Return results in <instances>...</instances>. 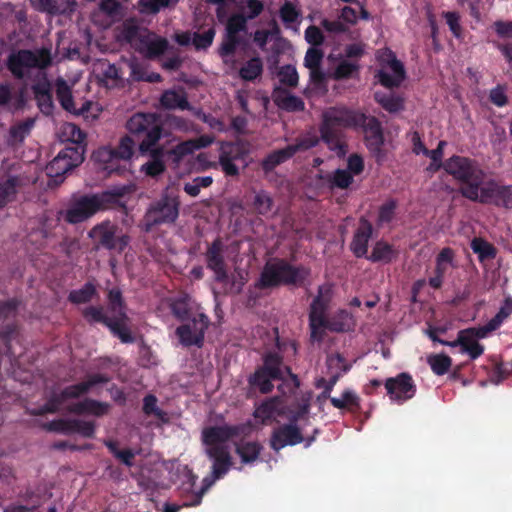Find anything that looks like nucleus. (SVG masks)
Masks as SVG:
<instances>
[{
  "instance_id": "5701e85b",
  "label": "nucleus",
  "mask_w": 512,
  "mask_h": 512,
  "mask_svg": "<svg viewBox=\"0 0 512 512\" xmlns=\"http://www.w3.org/2000/svg\"><path fill=\"white\" fill-rule=\"evenodd\" d=\"M325 308L324 299L322 298V333L325 330L343 333L352 328V316L347 310H339L337 313L328 316L325 314Z\"/></svg>"
},
{
  "instance_id": "f3484780",
  "label": "nucleus",
  "mask_w": 512,
  "mask_h": 512,
  "mask_svg": "<svg viewBox=\"0 0 512 512\" xmlns=\"http://www.w3.org/2000/svg\"><path fill=\"white\" fill-rule=\"evenodd\" d=\"M82 154L77 148H66L46 166L47 176L61 182L62 176L82 162Z\"/></svg>"
},
{
  "instance_id": "774afa93",
  "label": "nucleus",
  "mask_w": 512,
  "mask_h": 512,
  "mask_svg": "<svg viewBox=\"0 0 512 512\" xmlns=\"http://www.w3.org/2000/svg\"><path fill=\"white\" fill-rule=\"evenodd\" d=\"M353 182L352 174L347 170L338 169L333 176L332 184L338 188L346 189Z\"/></svg>"
},
{
  "instance_id": "79ce46f5",
  "label": "nucleus",
  "mask_w": 512,
  "mask_h": 512,
  "mask_svg": "<svg viewBox=\"0 0 512 512\" xmlns=\"http://www.w3.org/2000/svg\"><path fill=\"white\" fill-rule=\"evenodd\" d=\"M161 105L166 109L188 108L189 104L183 91L168 90L161 97Z\"/></svg>"
},
{
  "instance_id": "bb28decb",
  "label": "nucleus",
  "mask_w": 512,
  "mask_h": 512,
  "mask_svg": "<svg viewBox=\"0 0 512 512\" xmlns=\"http://www.w3.org/2000/svg\"><path fill=\"white\" fill-rule=\"evenodd\" d=\"M466 329L460 330L457 339L449 343L450 347L460 346L461 352L466 353L472 360L477 359L484 353V346L474 337L467 333Z\"/></svg>"
},
{
  "instance_id": "393cba45",
  "label": "nucleus",
  "mask_w": 512,
  "mask_h": 512,
  "mask_svg": "<svg viewBox=\"0 0 512 512\" xmlns=\"http://www.w3.org/2000/svg\"><path fill=\"white\" fill-rule=\"evenodd\" d=\"M34 9L51 15H68L75 11L76 0H30Z\"/></svg>"
},
{
  "instance_id": "2f4dec72",
  "label": "nucleus",
  "mask_w": 512,
  "mask_h": 512,
  "mask_svg": "<svg viewBox=\"0 0 512 512\" xmlns=\"http://www.w3.org/2000/svg\"><path fill=\"white\" fill-rule=\"evenodd\" d=\"M283 413L284 411L280 408V399L275 397L258 406L254 411V417L262 424H266Z\"/></svg>"
},
{
  "instance_id": "338daca9",
  "label": "nucleus",
  "mask_w": 512,
  "mask_h": 512,
  "mask_svg": "<svg viewBox=\"0 0 512 512\" xmlns=\"http://www.w3.org/2000/svg\"><path fill=\"white\" fill-rule=\"evenodd\" d=\"M444 18L446 19L447 25L450 31L456 38H460L462 34V28L460 25V16L456 12H444Z\"/></svg>"
},
{
  "instance_id": "20e7f679",
  "label": "nucleus",
  "mask_w": 512,
  "mask_h": 512,
  "mask_svg": "<svg viewBox=\"0 0 512 512\" xmlns=\"http://www.w3.org/2000/svg\"><path fill=\"white\" fill-rule=\"evenodd\" d=\"M442 167L447 174L463 184L459 192L464 198L470 201L478 199V193L485 184L486 172L477 160L453 155L444 161Z\"/></svg>"
},
{
  "instance_id": "680f3d73",
  "label": "nucleus",
  "mask_w": 512,
  "mask_h": 512,
  "mask_svg": "<svg viewBox=\"0 0 512 512\" xmlns=\"http://www.w3.org/2000/svg\"><path fill=\"white\" fill-rule=\"evenodd\" d=\"M98 69L103 77V80L108 84L110 81L112 84L116 82L119 78V70L114 64H110L109 62L102 61L98 65Z\"/></svg>"
},
{
  "instance_id": "4be33fe9",
  "label": "nucleus",
  "mask_w": 512,
  "mask_h": 512,
  "mask_svg": "<svg viewBox=\"0 0 512 512\" xmlns=\"http://www.w3.org/2000/svg\"><path fill=\"white\" fill-rule=\"evenodd\" d=\"M303 437L299 429L292 423L282 425L273 431L271 447L279 451L286 446H293L302 442Z\"/></svg>"
},
{
  "instance_id": "6e6d98bb",
  "label": "nucleus",
  "mask_w": 512,
  "mask_h": 512,
  "mask_svg": "<svg viewBox=\"0 0 512 512\" xmlns=\"http://www.w3.org/2000/svg\"><path fill=\"white\" fill-rule=\"evenodd\" d=\"M280 17L287 27L294 28L299 18V11L291 3H285L280 9Z\"/></svg>"
},
{
  "instance_id": "c03bdc74",
  "label": "nucleus",
  "mask_w": 512,
  "mask_h": 512,
  "mask_svg": "<svg viewBox=\"0 0 512 512\" xmlns=\"http://www.w3.org/2000/svg\"><path fill=\"white\" fill-rule=\"evenodd\" d=\"M33 89L41 111L45 114H50L53 109V102L49 93V85L47 83H39Z\"/></svg>"
},
{
  "instance_id": "a18cd8bd",
  "label": "nucleus",
  "mask_w": 512,
  "mask_h": 512,
  "mask_svg": "<svg viewBox=\"0 0 512 512\" xmlns=\"http://www.w3.org/2000/svg\"><path fill=\"white\" fill-rule=\"evenodd\" d=\"M276 104L287 111H300L304 108L303 101L286 91H280L275 96Z\"/></svg>"
},
{
  "instance_id": "2eb2a0df",
  "label": "nucleus",
  "mask_w": 512,
  "mask_h": 512,
  "mask_svg": "<svg viewBox=\"0 0 512 512\" xmlns=\"http://www.w3.org/2000/svg\"><path fill=\"white\" fill-rule=\"evenodd\" d=\"M475 202L512 209V185H502L491 179L485 182Z\"/></svg>"
},
{
  "instance_id": "f704fd0d",
  "label": "nucleus",
  "mask_w": 512,
  "mask_h": 512,
  "mask_svg": "<svg viewBox=\"0 0 512 512\" xmlns=\"http://www.w3.org/2000/svg\"><path fill=\"white\" fill-rule=\"evenodd\" d=\"M375 101L387 112L397 113L404 109V98L394 93L376 92Z\"/></svg>"
},
{
  "instance_id": "b1692460",
  "label": "nucleus",
  "mask_w": 512,
  "mask_h": 512,
  "mask_svg": "<svg viewBox=\"0 0 512 512\" xmlns=\"http://www.w3.org/2000/svg\"><path fill=\"white\" fill-rule=\"evenodd\" d=\"M206 257L208 268L214 272L215 279L219 282L227 283L229 277L225 269L224 255L220 241L217 240L212 243L207 251Z\"/></svg>"
},
{
  "instance_id": "09e8293b",
  "label": "nucleus",
  "mask_w": 512,
  "mask_h": 512,
  "mask_svg": "<svg viewBox=\"0 0 512 512\" xmlns=\"http://www.w3.org/2000/svg\"><path fill=\"white\" fill-rule=\"evenodd\" d=\"M263 65L260 58H252L247 61L239 71L240 77L246 81H252L261 75Z\"/></svg>"
},
{
  "instance_id": "72a5a7b5",
  "label": "nucleus",
  "mask_w": 512,
  "mask_h": 512,
  "mask_svg": "<svg viewBox=\"0 0 512 512\" xmlns=\"http://www.w3.org/2000/svg\"><path fill=\"white\" fill-rule=\"evenodd\" d=\"M261 450L262 446L254 441L240 442L235 446V452L242 464L254 463L259 458Z\"/></svg>"
},
{
  "instance_id": "a19ab883",
  "label": "nucleus",
  "mask_w": 512,
  "mask_h": 512,
  "mask_svg": "<svg viewBox=\"0 0 512 512\" xmlns=\"http://www.w3.org/2000/svg\"><path fill=\"white\" fill-rule=\"evenodd\" d=\"M74 413H90L95 416H102L108 412L109 406L106 403L97 402L95 400L86 399L69 408Z\"/></svg>"
},
{
  "instance_id": "aec40b11",
  "label": "nucleus",
  "mask_w": 512,
  "mask_h": 512,
  "mask_svg": "<svg viewBox=\"0 0 512 512\" xmlns=\"http://www.w3.org/2000/svg\"><path fill=\"white\" fill-rule=\"evenodd\" d=\"M54 90L61 106L69 112L89 117L90 110L95 109L98 111L97 105L92 102H85L81 107L77 108L73 100L71 86L63 78H58L55 81Z\"/></svg>"
},
{
  "instance_id": "3c124183",
  "label": "nucleus",
  "mask_w": 512,
  "mask_h": 512,
  "mask_svg": "<svg viewBox=\"0 0 512 512\" xmlns=\"http://www.w3.org/2000/svg\"><path fill=\"white\" fill-rule=\"evenodd\" d=\"M319 301L320 297L317 296L312 304L310 311V329H311V339L313 341L320 340V312H319Z\"/></svg>"
},
{
  "instance_id": "13d9d810",
  "label": "nucleus",
  "mask_w": 512,
  "mask_h": 512,
  "mask_svg": "<svg viewBox=\"0 0 512 512\" xmlns=\"http://www.w3.org/2000/svg\"><path fill=\"white\" fill-rule=\"evenodd\" d=\"M215 34L214 28H209L203 33L194 32L193 46L198 50L208 48L212 44Z\"/></svg>"
},
{
  "instance_id": "ddd939ff",
  "label": "nucleus",
  "mask_w": 512,
  "mask_h": 512,
  "mask_svg": "<svg viewBox=\"0 0 512 512\" xmlns=\"http://www.w3.org/2000/svg\"><path fill=\"white\" fill-rule=\"evenodd\" d=\"M179 204L174 196H164L153 203L145 214L146 230L153 225L174 222L179 214Z\"/></svg>"
},
{
  "instance_id": "f03ea898",
  "label": "nucleus",
  "mask_w": 512,
  "mask_h": 512,
  "mask_svg": "<svg viewBox=\"0 0 512 512\" xmlns=\"http://www.w3.org/2000/svg\"><path fill=\"white\" fill-rule=\"evenodd\" d=\"M238 426H211L202 430L204 452L211 462L210 475L203 479L202 493L211 487L216 480L224 477L233 465V457L227 442L238 435Z\"/></svg>"
},
{
  "instance_id": "473e14b6",
  "label": "nucleus",
  "mask_w": 512,
  "mask_h": 512,
  "mask_svg": "<svg viewBox=\"0 0 512 512\" xmlns=\"http://www.w3.org/2000/svg\"><path fill=\"white\" fill-rule=\"evenodd\" d=\"M109 307L105 317V325L112 321L127 320L124 306L122 303L121 293L118 290H111L108 295Z\"/></svg>"
},
{
  "instance_id": "1a4fd4ad",
  "label": "nucleus",
  "mask_w": 512,
  "mask_h": 512,
  "mask_svg": "<svg viewBox=\"0 0 512 512\" xmlns=\"http://www.w3.org/2000/svg\"><path fill=\"white\" fill-rule=\"evenodd\" d=\"M127 129L135 135H144L139 144V151L142 155L156 146L162 135V128L158 117L155 114L137 113L127 122Z\"/></svg>"
},
{
  "instance_id": "4c0bfd02",
  "label": "nucleus",
  "mask_w": 512,
  "mask_h": 512,
  "mask_svg": "<svg viewBox=\"0 0 512 512\" xmlns=\"http://www.w3.org/2000/svg\"><path fill=\"white\" fill-rule=\"evenodd\" d=\"M162 148H158L156 146L152 147V150L148 151L146 154H150L151 160L144 163L141 167V171L144 172L148 176L155 177L164 172L165 165L162 160Z\"/></svg>"
},
{
  "instance_id": "a211bd4d",
  "label": "nucleus",
  "mask_w": 512,
  "mask_h": 512,
  "mask_svg": "<svg viewBox=\"0 0 512 512\" xmlns=\"http://www.w3.org/2000/svg\"><path fill=\"white\" fill-rule=\"evenodd\" d=\"M208 327V318L203 313H197L188 321L177 328L176 334L180 342L185 346L202 344L204 332Z\"/></svg>"
},
{
  "instance_id": "e433bc0d",
  "label": "nucleus",
  "mask_w": 512,
  "mask_h": 512,
  "mask_svg": "<svg viewBox=\"0 0 512 512\" xmlns=\"http://www.w3.org/2000/svg\"><path fill=\"white\" fill-rule=\"evenodd\" d=\"M397 255L393 246L385 241H377L369 256L366 258L371 262H384L390 263Z\"/></svg>"
},
{
  "instance_id": "dca6fc26",
  "label": "nucleus",
  "mask_w": 512,
  "mask_h": 512,
  "mask_svg": "<svg viewBox=\"0 0 512 512\" xmlns=\"http://www.w3.org/2000/svg\"><path fill=\"white\" fill-rule=\"evenodd\" d=\"M384 386L390 400L399 404L412 399L417 391L412 376L407 372H402L395 377L387 378L384 382Z\"/></svg>"
},
{
  "instance_id": "8fccbe9b",
  "label": "nucleus",
  "mask_w": 512,
  "mask_h": 512,
  "mask_svg": "<svg viewBox=\"0 0 512 512\" xmlns=\"http://www.w3.org/2000/svg\"><path fill=\"white\" fill-rule=\"evenodd\" d=\"M67 432L78 433L84 437H93L95 432V425L90 421L73 420L67 423Z\"/></svg>"
},
{
  "instance_id": "37998d69",
  "label": "nucleus",
  "mask_w": 512,
  "mask_h": 512,
  "mask_svg": "<svg viewBox=\"0 0 512 512\" xmlns=\"http://www.w3.org/2000/svg\"><path fill=\"white\" fill-rule=\"evenodd\" d=\"M58 135L62 142H71L75 144L82 143L85 139V134L73 123L62 124L59 128Z\"/></svg>"
},
{
  "instance_id": "9b49d317",
  "label": "nucleus",
  "mask_w": 512,
  "mask_h": 512,
  "mask_svg": "<svg viewBox=\"0 0 512 512\" xmlns=\"http://www.w3.org/2000/svg\"><path fill=\"white\" fill-rule=\"evenodd\" d=\"M249 149L246 143L237 142H221L219 146L218 163L226 176H238L240 167L238 163H242V168L247 166L246 157Z\"/></svg>"
},
{
  "instance_id": "6ab92c4d",
  "label": "nucleus",
  "mask_w": 512,
  "mask_h": 512,
  "mask_svg": "<svg viewBox=\"0 0 512 512\" xmlns=\"http://www.w3.org/2000/svg\"><path fill=\"white\" fill-rule=\"evenodd\" d=\"M329 379L322 377V400L327 399L337 381L351 369V364L346 363L345 358L339 354H331L326 359Z\"/></svg>"
},
{
  "instance_id": "0eeeda50",
  "label": "nucleus",
  "mask_w": 512,
  "mask_h": 512,
  "mask_svg": "<svg viewBox=\"0 0 512 512\" xmlns=\"http://www.w3.org/2000/svg\"><path fill=\"white\" fill-rule=\"evenodd\" d=\"M52 64L50 48L34 50H19L9 57V69L18 78L30 79L35 74H44L43 71Z\"/></svg>"
},
{
  "instance_id": "5fc2aeb1",
  "label": "nucleus",
  "mask_w": 512,
  "mask_h": 512,
  "mask_svg": "<svg viewBox=\"0 0 512 512\" xmlns=\"http://www.w3.org/2000/svg\"><path fill=\"white\" fill-rule=\"evenodd\" d=\"M279 81L287 86L295 87L298 84V73L294 66L285 65L279 69L278 72Z\"/></svg>"
},
{
  "instance_id": "e2e57ef3",
  "label": "nucleus",
  "mask_w": 512,
  "mask_h": 512,
  "mask_svg": "<svg viewBox=\"0 0 512 512\" xmlns=\"http://www.w3.org/2000/svg\"><path fill=\"white\" fill-rule=\"evenodd\" d=\"M395 209L396 202L393 200L381 205L378 212V224L389 223L394 217Z\"/></svg>"
},
{
  "instance_id": "0e129e2a",
  "label": "nucleus",
  "mask_w": 512,
  "mask_h": 512,
  "mask_svg": "<svg viewBox=\"0 0 512 512\" xmlns=\"http://www.w3.org/2000/svg\"><path fill=\"white\" fill-rule=\"evenodd\" d=\"M263 3L260 0H246L245 6L242 8L244 17L254 19L263 11Z\"/></svg>"
},
{
  "instance_id": "49530a36",
  "label": "nucleus",
  "mask_w": 512,
  "mask_h": 512,
  "mask_svg": "<svg viewBox=\"0 0 512 512\" xmlns=\"http://www.w3.org/2000/svg\"><path fill=\"white\" fill-rule=\"evenodd\" d=\"M471 249L478 255L480 261L494 259L496 257L495 247L482 238H474L471 242Z\"/></svg>"
},
{
  "instance_id": "412c9836",
  "label": "nucleus",
  "mask_w": 512,
  "mask_h": 512,
  "mask_svg": "<svg viewBox=\"0 0 512 512\" xmlns=\"http://www.w3.org/2000/svg\"><path fill=\"white\" fill-rule=\"evenodd\" d=\"M374 228L372 223L364 216L360 217L358 226L354 231L350 250L357 258L366 257L368 252V244L372 238Z\"/></svg>"
},
{
  "instance_id": "6e6552de",
  "label": "nucleus",
  "mask_w": 512,
  "mask_h": 512,
  "mask_svg": "<svg viewBox=\"0 0 512 512\" xmlns=\"http://www.w3.org/2000/svg\"><path fill=\"white\" fill-rule=\"evenodd\" d=\"M247 39V19L243 14L235 13L226 21L225 37L219 47V55L229 68L235 67L234 53Z\"/></svg>"
},
{
  "instance_id": "c9c22d12",
  "label": "nucleus",
  "mask_w": 512,
  "mask_h": 512,
  "mask_svg": "<svg viewBox=\"0 0 512 512\" xmlns=\"http://www.w3.org/2000/svg\"><path fill=\"white\" fill-rule=\"evenodd\" d=\"M294 155L295 149L290 147V145L283 149L273 151L269 155H267V157L262 161V168L265 172H270L275 167L286 162Z\"/></svg>"
},
{
  "instance_id": "ea45409f",
  "label": "nucleus",
  "mask_w": 512,
  "mask_h": 512,
  "mask_svg": "<svg viewBox=\"0 0 512 512\" xmlns=\"http://www.w3.org/2000/svg\"><path fill=\"white\" fill-rule=\"evenodd\" d=\"M304 66L309 70L310 79L315 85L320 82V49L311 47L304 58Z\"/></svg>"
},
{
  "instance_id": "9d476101",
  "label": "nucleus",
  "mask_w": 512,
  "mask_h": 512,
  "mask_svg": "<svg viewBox=\"0 0 512 512\" xmlns=\"http://www.w3.org/2000/svg\"><path fill=\"white\" fill-rule=\"evenodd\" d=\"M305 275L304 269L295 268L283 260H272L266 263L257 286L269 288L282 284H295Z\"/></svg>"
},
{
  "instance_id": "39448f33",
  "label": "nucleus",
  "mask_w": 512,
  "mask_h": 512,
  "mask_svg": "<svg viewBox=\"0 0 512 512\" xmlns=\"http://www.w3.org/2000/svg\"><path fill=\"white\" fill-rule=\"evenodd\" d=\"M117 40L129 44L148 58L159 56L168 47V41L139 25L134 19H128L118 28Z\"/></svg>"
},
{
  "instance_id": "69168bd1",
  "label": "nucleus",
  "mask_w": 512,
  "mask_h": 512,
  "mask_svg": "<svg viewBox=\"0 0 512 512\" xmlns=\"http://www.w3.org/2000/svg\"><path fill=\"white\" fill-rule=\"evenodd\" d=\"M318 144V137L315 134L308 133L298 139L297 143L290 145L295 149V154L299 151H306Z\"/></svg>"
},
{
  "instance_id": "a878e982",
  "label": "nucleus",
  "mask_w": 512,
  "mask_h": 512,
  "mask_svg": "<svg viewBox=\"0 0 512 512\" xmlns=\"http://www.w3.org/2000/svg\"><path fill=\"white\" fill-rule=\"evenodd\" d=\"M388 66L393 74H390L383 69L379 70L377 73L379 83L386 88H395L400 86L406 76L404 65L393 55L388 61Z\"/></svg>"
},
{
  "instance_id": "c756f323",
  "label": "nucleus",
  "mask_w": 512,
  "mask_h": 512,
  "mask_svg": "<svg viewBox=\"0 0 512 512\" xmlns=\"http://www.w3.org/2000/svg\"><path fill=\"white\" fill-rule=\"evenodd\" d=\"M120 15V4L116 0H101L98 9L91 15L92 20L102 26H108Z\"/></svg>"
},
{
  "instance_id": "de8ad7c7",
  "label": "nucleus",
  "mask_w": 512,
  "mask_h": 512,
  "mask_svg": "<svg viewBox=\"0 0 512 512\" xmlns=\"http://www.w3.org/2000/svg\"><path fill=\"white\" fill-rule=\"evenodd\" d=\"M427 361L433 373L438 376L446 374L452 365L451 357L443 353L430 355Z\"/></svg>"
},
{
  "instance_id": "4d7b16f0",
  "label": "nucleus",
  "mask_w": 512,
  "mask_h": 512,
  "mask_svg": "<svg viewBox=\"0 0 512 512\" xmlns=\"http://www.w3.org/2000/svg\"><path fill=\"white\" fill-rule=\"evenodd\" d=\"M16 178H9L0 183V207L11 201L16 193Z\"/></svg>"
},
{
  "instance_id": "cd10ccee",
  "label": "nucleus",
  "mask_w": 512,
  "mask_h": 512,
  "mask_svg": "<svg viewBox=\"0 0 512 512\" xmlns=\"http://www.w3.org/2000/svg\"><path fill=\"white\" fill-rule=\"evenodd\" d=\"M106 381L107 379L102 376H91L85 382L65 388L59 395L55 396L54 400L57 403V405H63L68 399L77 398L82 394L86 393L93 385Z\"/></svg>"
},
{
  "instance_id": "bf43d9fd",
  "label": "nucleus",
  "mask_w": 512,
  "mask_h": 512,
  "mask_svg": "<svg viewBox=\"0 0 512 512\" xmlns=\"http://www.w3.org/2000/svg\"><path fill=\"white\" fill-rule=\"evenodd\" d=\"M94 293L95 288L90 284H86L83 288L72 291L69 295V299L76 304L86 303L92 299Z\"/></svg>"
},
{
  "instance_id": "c85d7f7f",
  "label": "nucleus",
  "mask_w": 512,
  "mask_h": 512,
  "mask_svg": "<svg viewBox=\"0 0 512 512\" xmlns=\"http://www.w3.org/2000/svg\"><path fill=\"white\" fill-rule=\"evenodd\" d=\"M509 307H501L497 314L485 325L467 328V333L476 339L486 338L491 332L498 329L503 321L511 314Z\"/></svg>"
},
{
  "instance_id": "4468645a",
  "label": "nucleus",
  "mask_w": 512,
  "mask_h": 512,
  "mask_svg": "<svg viewBox=\"0 0 512 512\" xmlns=\"http://www.w3.org/2000/svg\"><path fill=\"white\" fill-rule=\"evenodd\" d=\"M134 141L129 137H123L116 149L110 147H103L98 149L93 157L95 161L104 165L103 169L109 173L116 170V163L118 160H129L134 152Z\"/></svg>"
},
{
  "instance_id": "7c9ffc66",
  "label": "nucleus",
  "mask_w": 512,
  "mask_h": 512,
  "mask_svg": "<svg viewBox=\"0 0 512 512\" xmlns=\"http://www.w3.org/2000/svg\"><path fill=\"white\" fill-rule=\"evenodd\" d=\"M215 138L210 135H202L195 139H190L179 143L174 149L173 154L178 158H183L189 154H192L196 150L205 148L214 142Z\"/></svg>"
},
{
  "instance_id": "423d86ee",
  "label": "nucleus",
  "mask_w": 512,
  "mask_h": 512,
  "mask_svg": "<svg viewBox=\"0 0 512 512\" xmlns=\"http://www.w3.org/2000/svg\"><path fill=\"white\" fill-rule=\"evenodd\" d=\"M271 379H281L283 383L278 389L282 393L291 392L298 387V380L290 371V368L282 365L281 358L277 354H268L264 360V367L250 378V383L257 386L261 393L272 391Z\"/></svg>"
},
{
  "instance_id": "f257e3e1",
  "label": "nucleus",
  "mask_w": 512,
  "mask_h": 512,
  "mask_svg": "<svg viewBox=\"0 0 512 512\" xmlns=\"http://www.w3.org/2000/svg\"><path fill=\"white\" fill-rule=\"evenodd\" d=\"M344 129L361 130L367 148L376 156L382 153L384 134L376 117L346 107H330L322 111V142L339 158L347 153V144L341 135Z\"/></svg>"
},
{
  "instance_id": "f8f14e48",
  "label": "nucleus",
  "mask_w": 512,
  "mask_h": 512,
  "mask_svg": "<svg viewBox=\"0 0 512 512\" xmlns=\"http://www.w3.org/2000/svg\"><path fill=\"white\" fill-rule=\"evenodd\" d=\"M88 236L97 246L119 252L123 251L129 242V237L120 233L117 225L110 221H104L95 225L89 231Z\"/></svg>"
},
{
  "instance_id": "052dcab7",
  "label": "nucleus",
  "mask_w": 512,
  "mask_h": 512,
  "mask_svg": "<svg viewBox=\"0 0 512 512\" xmlns=\"http://www.w3.org/2000/svg\"><path fill=\"white\" fill-rule=\"evenodd\" d=\"M359 66L355 63L343 60L341 61L334 71V78L337 80L348 79L354 72L358 71Z\"/></svg>"
},
{
  "instance_id": "603ef678",
  "label": "nucleus",
  "mask_w": 512,
  "mask_h": 512,
  "mask_svg": "<svg viewBox=\"0 0 512 512\" xmlns=\"http://www.w3.org/2000/svg\"><path fill=\"white\" fill-rule=\"evenodd\" d=\"M178 0H140L138 2L139 10L141 13L155 14L160 9L176 3Z\"/></svg>"
},
{
  "instance_id": "58836bf2",
  "label": "nucleus",
  "mask_w": 512,
  "mask_h": 512,
  "mask_svg": "<svg viewBox=\"0 0 512 512\" xmlns=\"http://www.w3.org/2000/svg\"><path fill=\"white\" fill-rule=\"evenodd\" d=\"M34 126V120L27 118L23 121L13 124L9 129L8 142L11 145L20 144L30 134Z\"/></svg>"
},
{
  "instance_id": "864d4df0",
  "label": "nucleus",
  "mask_w": 512,
  "mask_h": 512,
  "mask_svg": "<svg viewBox=\"0 0 512 512\" xmlns=\"http://www.w3.org/2000/svg\"><path fill=\"white\" fill-rule=\"evenodd\" d=\"M127 320L122 321H110L107 326L110 328L112 333L117 336L123 343H131L133 342V337L130 333L129 328L126 324Z\"/></svg>"
},
{
  "instance_id": "7ed1b4c3",
  "label": "nucleus",
  "mask_w": 512,
  "mask_h": 512,
  "mask_svg": "<svg viewBox=\"0 0 512 512\" xmlns=\"http://www.w3.org/2000/svg\"><path fill=\"white\" fill-rule=\"evenodd\" d=\"M124 193V188H115L96 194L73 196L67 206L59 211V218L69 224L85 222L97 212L116 204Z\"/></svg>"
}]
</instances>
